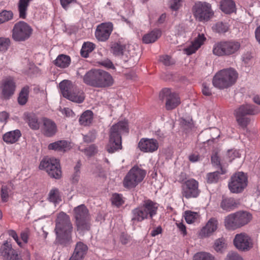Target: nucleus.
Returning <instances> with one entry per match:
<instances>
[{
  "label": "nucleus",
  "mask_w": 260,
  "mask_h": 260,
  "mask_svg": "<svg viewBox=\"0 0 260 260\" xmlns=\"http://www.w3.org/2000/svg\"><path fill=\"white\" fill-rule=\"evenodd\" d=\"M73 229L69 216L63 212L58 213L55 220L54 230L56 242L64 245L71 243Z\"/></svg>",
  "instance_id": "nucleus-1"
},
{
  "label": "nucleus",
  "mask_w": 260,
  "mask_h": 260,
  "mask_svg": "<svg viewBox=\"0 0 260 260\" xmlns=\"http://www.w3.org/2000/svg\"><path fill=\"white\" fill-rule=\"evenodd\" d=\"M158 204L149 199L145 200L138 207L132 210V221L133 223L140 222L147 219H152L156 214Z\"/></svg>",
  "instance_id": "nucleus-2"
},
{
  "label": "nucleus",
  "mask_w": 260,
  "mask_h": 260,
  "mask_svg": "<svg viewBox=\"0 0 260 260\" xmlns=\"http://www.w3.org/2000/svg\"><path fill=\"white\" fill-rule=\"evenodd\" d=\"M124 132H128L127 123L125 121H119L111 127L109 142L107 147V150L109 153H114L121 149V134Z\"/></svg>",
  "instance_id": "nucleus-3"
},
{
  "label": "nucleus",
  "mask_w": 260,
  "mask_h": 260,
  "mask_svg": "<svg viewBox=\"0 0 260 260\" xmlns=\"http://www.w3.org/2000/svg\"><path fill=\"white\" fill-rule=\"evenodd\" d=\"M238 76L237 72L233 68L222 70L214 75L212 83L218 89L227 88L235 84Z\"/></svg>",
  "instance_id": "nucleus-4"
},
{
  "label": "nucleus",
  "mask_w": 260,
  "mask_h": 260,
  "mask_svg": "<svg viewBox=\"0 0 260 260\" xmlns=\"http://www.w3.org/2000/svg\"><path fill=\"white\" fill-rule=\"evenodd\" d=\"M59 88L63 96L73 102L81 103L84 100V93L69 80L62 81L59 83Z\"/></svg>",
  "instance_id": "nucleus-5"
},
{
  "label": "nucleus",
  "mask_w": 260,
  "mask_h": 260,
  "mask_svg": "<svg viewBox=\"0 0 260 260\" xmlns=\"http://www.w3.org/2000/svg\"><path fill=\"white\" fill-rule=\"evenodd\" d=\"M77 231L83 232L90 228V215L88 209L84 205H80L74 209Z\"/></svg>",
  "instance_id": "nucleus-6"
},
{
  "label": "nucleus",
  "mask_w": 260,
  "mask_h": 260,
  "mask_svg": "<svg viewBox=\"0 0 260 260\" xmlns=\"http://www.w3.org/2000/svg\"><path fill=\"white\" fill-rule=\"evenodd\" d=\"M146 172L139 168L134 166L127 173L123 181L124 187L131 189L136 187L144 178Z\"/></svg>",
  "instance_id": "nucleus-7"
},
{
  "label": "nucleus",
  "mask_w": 260,
  "mask_h": 260,
  "mask_svg": "<svg viewBox=\"0 0 260 260\" xmlns=\"http://www.w3.org/2000/svg\"><path fill=\"white\" fill-rule=\"evenodd\" d=\"M32 33V28L26 22L20 21L15 23L12 30V38L15 42L28 40Z\"/></svg>",
  "instance_id": "nucleus-8"
},
{
  "label": "nucleus",
  "mask_w": 260,
  "mask_h": 260,
  "mask_svg": "<svg viewBox=\"0 0 260 260\" xmlns=\"http://www.w3.org/2000/svg\"><path fill=\"white\" fill-rule=\"evenodd\" d=\"M192 11L195 18L201 22L208 21L214 15L211 5L207 2L196 3Z\"/></svg>",
  "instance_id": "nucleus-9"
},
{
  "label": "nucleus",
  "mask_w": 260,
  "mask_h": 260,
  "mask_svg": "<svg viewBox=\"0 0 260 260\" xmlns=\"http://www.w3.org/2000/svg\"><path fill=\"white\" fill-rule=\"evenodd\" d=\"M39 168L45 170L52 178L58 179L61 176L60 165L57 159L45 158L41 161Z\"/></svg>",
  "instance_id": "nucleus-10"
},
{
  "label": "nucleus",
  "mask_w": 260,
  "mask_h": 260,
  "mask_svg": "<svg viewBox=\"0 0 260 260\" xmlns=\"http://www.w3.org/2000/svg\"><path fill=\"white\" fill-rule=\"evenodd\" d=\"M247 177L243 172H238L234 174L229 182V188L232 193L242 192L247 185Z\"/></svg>",
  "instance_id": "nucleus-11"
},
{
  "label": "nucleus",
  "mask_w": 260,
  "mask_h": 260,
  "mask_svg": "<svg viewBox=\"0 0 260 260\" xmlns=\"http://www.w3.org/2000/svg\"><path fill=\"white\" fill-rule=\"evenodd\" d=\"M159 97L161 100H166V108L168 110L175 109L181 103L178 94L172 92L170 88L162 89L159 93Z\"/></svg>",
  "instance_id": "nucleus-12"
},
{
  "label": "nucleus",
  "mask_w": 260,
  "mask_h": 260,
  "mask_svg": "<svg viewBox=\"0 0 260 260\" xmlns=\"http://www.w3.org/2000/svg\"><path fill=\"white\" fill-rule=\"evenodd\" d=\"M233 242L236 248L242 251L249 250L253 245L251 238L244 233L236 235Z\"/></svg>",
  "instance_id": "nucleus-13"
},
{
  "label": "nucleus",
  "mask_w": 260,
  "mask_h": 260,
  "mask_svg": "<svg viewBox=\"0 0 260 260\" xmlns=\"http://www.w3.org/2000/svg\"><path fill=\"white\" fill-rule=\"evenodd\" d=\"M198 182L194 179H189L182 186V196L186 199L197 198L200 193Z\"/></svg>",
  "instance_id": "nucleus-14"
},
{
  "label": "nucleus",
  "mask_w": 260,
  "mask_h": 260,
  "mask_svg": "<svg viewBox=\"0 0 260 260\" xmlns=\"http://www.w3.org/2000/svg\"><path fill=\"white\" fill-rule=\"evenodd\" d=\"M2 90V98L9 99L14 93L16 85L14 79L11 77H8L3 79L0 86Z\"/></svg>",
  "instance_id": "nucleus-15"
},
{
  "label": "nucleus",
  "mask_w": 260,
  "mask_h": 260,
  "mask_svg": "<svg viewBox=\"0 0 260 260\" xmlns=\"http://www.w3.org/2000/svg\"><path fill=\"white\" fill-rule=\"evenodd\" d=\"M113 30L112 23H103L99 25L95 31V37L99 41H106Z\"/></svg>",
  "instance_id": "nucleus-16"
},
{
  "label": "nucleus",
  "mask_w": 260,
  "mask_h": 260,
  "mask_svg": "<svg viewBox=\"0 0 260 260\" xmlns=\"http://www.w3.org/2000/svg\"><path fill=\"white\" fill-rule=\"evenodd\" d=\"M0 253L4 260H19L17 252L12 248L10 242L5 241L0 248Z\"/></svg>",
  "instance_id": "nucleus-17"
},
{
  "label": "nucleus",
  "mask_w": 260,
  "mask_h": 260,
  "mask_svg": "<svg viewBox=\"0 0 260 260\" xmlns=\"http://www.w3.org/2000/svg\"><path fill=\"white\" fill-rule=\"evenodd\" d=\"M218 225L217 219L214 217L211 218L200 230L199 233V236L202 238L210 237L217 230Z\"/></svg>",
  "instance_id": "nucleus-18"
},
{
  "label": "nucleus",
  "mask_w": 260,
  "mask_h": 260,
  "mask_svg": "<svg viewBox=\"0 0 260 260\" xmlns=\"http://www.w3.org/2000/svg\"><path fill=\"white\" fill-rule=\"evenodd\" d=\"M41 121L43 123L42 132L43 135L47 137L54 136L57 132L56 123L51 119L46 117H43Z\"/></svg>",
  "instance_id": "nucleus-19"
},
{
  "label": "nucleus",
  "mask_w": 260,
  "mask_h": 260,
  "mask_svg": "<svg viewBox=\"0 0 260 260\" xmlns=\"http://www.w3.org/2000/svg\"><path fill=\"white\" fill-rule=\"evenodd\" d=\"M141 151L144 152H153L158 147V143L154 139L142 138L138 144Z\"/></svg>",
  "instance_id": "nucleus-20"
},
{
  "label": "nucleus",
  "mask_w": 260,
  "mask_h": 260,
  "mask_svg": "<svg viewBox=\"0 0 260 260\" xmlns=\"http://www.w3.org/2000/svg\"><path fill=\"white\" fill-rule=\"evenodd\" d=\"M114 83L112 76L108 72L99 70L98 88H105L112 86Z\"/></svg>",
  "instance_id": "nucleus-21"
},
{
  "label": "nucleus",
  "mask_w": 260,
  "mask_h": 260,
  "mask_svg": "<svg viewBox=\"0 0 260 260\" xmlns=\"http://www.w3.org/2000/svg\"><path fill=\"white\" fill-rule=\"evenodd\" d=\"M23 119L29 127L34 130L39 129L41 123L38 116L32 112H25L23 114Z\"/></svg>",
  "instance_id": "nucleus-22"
},
{
  "label": "nucleus",
  "mask_w": 260,
  "mask_h": 260,
  "mask_svg": "<svg viewBox=\"0 0 260 260\" xmlns=\"http://www.w3.org/2000/svg\"><path fill=\"white\" fill-rule=\"evenodd\" d=\"M99 70H91L83 77L84 82L90 86L98 87Z\"/></svg>",
  "instance_id": "nucleus-23"
},
{
  "label": "nucleus",
  "mask_w": 260,
  "mask_h": 260,
  "mask_svg": "<svg viewBox=\"0 0 260 260\" xmlns=\"http://www.w3.org/2000/svg\"><path fill=\"white\" fill-rule=\"evenodd\" d=\"M234 112L243 116L247 115H254L258 114L260 112V110L255 106L246 104L239 107L235 110Z\"/></svg>",
  "instance_id": "nucleus-24"
},
{
  "label": "nucleus",
  "mask_w": 260,
  "mask_h": 260,
  "mask_svg": "<svg viewBox=\"0 0 260 260\" xmlns=\"http://www.w3.org/2000/svg\"><path fill=\"white\" fill-rule=\"evenodd\" d=\"M235 213L239 228L247 224L252 220V214L247 211H239Z\"/></svg>",
  "instance_id": "nucleus-25"
},
{
  "label": "nucleus",
  "mask_w": 260,
  "mask_h": 260,
  "mask_svg": "<svg viewBox=\"0 0 260 260\" xmlns=\"http://www.w3.org/2000/svg\"><path fill=\"white\" fill-rule=\"evenodd\" d=\"M71 148L70 144L64 140L57 141L50 143L48 146L49 150H53L59 152H65Z\"/></svg>",
  "instance_id": "nucleus-26"
},
{
  "label": "nucleus",
  "mask_w": 260,
  "mask_h": 260,
  "mask_svg": "<svg viewBox=\"0 0 260 260\" xmlns=\"http://www.w3.org/2000/svg\"><path fill=\"white\" fill-rule=\"evenodd\" d=\"M205 40V38L203 34L199 35L190 46L184 49V52L187 55L192 54L201 47Z\"/></svg>",
  "instance_id": "nucleus-27"
},
{
  "label": "nucleus",
  "mask_w": 260,
  "mask_h": 260,
  "mask_svg": "<svg viewBox=\"0 0 260 260\" xmlns=\"http://www.w3.org/2000/svg\"><path fill=\"white\" fill-rule=\"evenodd\" d=\"M127 45L118 41L112 43L110 47L111 53L115 56L121 57L126 51Z\"/></svg>",
  "instance_id": "nucleus-28"
},
{
  "label": "nucleus",
  "mask_w": 260,
  "mask_h": 260,
  "mask_svg": "<svg viewBox=\"0 0 260 260\" xmlns=\"http://www.w3.org/2000/svg\"><path fill=\"white\" fill-rule=\"evenodd\" d=\"M21 136L20 131L19 129H15L5 133L3 136V139L7 144H13L19 140Z\"/></svg>",
  "instance_id": "nucleus-29"
},
{
  "label": "nucleus",
  "mask_w": 260,
  "mask_h": 260,
  "mask_svg": "<svg viewBox=\"0 0 260 260\" xmlns=\"http://www.w3.org/2000/svg\"><path fill=\"white\" fill-rule=\"evenodd\" d=\"M224 225L229 230H234L239 228L235 213H231L225 217Z\"/></svg>",
  "instance_id": "nucleus-30"
},
{
  "label": "nucleus",
  "mask_w": 260,
  "mask_h": 260,
  "mask_svg": "<svg viewBox=\"0 0 260 260\" xmlns=\"http://www.w3.org/2000/svg\"><path fill=\"white\" fill-rule=\"evenodd\" d=\"M236 201L232 198H223L221 200L220 207L224 211L229 212L237 207Z\"/></svg>",
  "instance_id": "nucleus-31"
},
{
  "label": "nucleus",
  "mask_w": 260,
  "mask_h": 260,
  "mask_svg": "<svg viewBox=\"0 0 260 260\" xmlns=\"http://www.w3.org/2000/svg\"><path fill=\"white\" fill-rule=\"evenodd\" d=\"M161 36V31L158 29L153 30L145 34L142 38L145 44L152 43L155 42Z\"/></svg>",
  "instance_id": "nucleus-32"
},
{
  "label": "nucleus",
  "mask_w": 260,
  "mask_h": 260,
  "mask_svg": "<svg viewBox=\"0 0 260 260\" xmlns=\"http://www.w3.org/2000/svg\"><path fill=\"white\" fill-rule=\"evenodd\" d=\"M227 56L236 53L241 47L240 43L236 41H225Z\"/></svg>",
  "instance_id": "nucleus-33"
},
{
  "label": "nucleus",
  "mask_w": 260,
  "mask_h": 260,
  "mask_svg": "<svg viewBox=\"0 0 260 260\" xmlns=\"http://www.w3.org/2000/svg\"><path fill=\"white\" fill-rule=\"evenodd\" d=\"M88 247L82 242L76 243L73 255L83 259L87 253Z\"/></svg>",
  "instance_id": "nucleus-34"
},
{
  "label": "nucleus",
  "mask_w": 260,
  "mask_h": 260,
  "mask_svg": "<svg viewBox=\"0 0 260 260\" xmlns=\"http://www.w3.org/2000/svg\"><path fill=\"white\" fill-rule=\"evenodd\" d=\"M220 9L225 13L230 14L235 11V4L232 0H222L220 2Z\"/></svg>",
  "instance_id": "nucleus-35"
},
{
  "label": "nucleus",
  "mask_w": 260,
  "mask_h": 260,
  "mask_svg": "<svg viewBox=\"0 0 260 260\" xmlns=\"http://www.w3.org/2000/svg\"><path fill=\"white\" fill-rule=\"evenodd\" d=\"M213 53L217 56H227L225 41L216 43L213 48Z\"/></svg>",
  "instance_id": "nucleus-36"
},
{
  "label": "nucleus",
  "mask_w": 260,
  "mask_h": 260,
  "mask_svg": "<svg viewBox=\"0 0 260 260\" xmlns=\"http://www.w3.org/2000/svg\"><path fill=\"white\" fill-rule=\"evenodd\" d=\"M93 119V113L91 111L87 110L83 112L81 115L79 121L81 125H89Z\"/></svg>",
  "instance_id": "nucleus-37"
},
{
  "label": "nucleus",
  "mask_w": 260,
  "mask_h": 260,
  "mask_svg": "<svg viewBox=\"0 0 260 260\" xmlns=\"http://www.w3.org/2000/svg\"><path fill=\"white\" fill-rule=\"evenodd\" d=\"M70 61V58L69 56L61 54L58 56L54 60V64L59 68H65L69 66Z\"/></svg>",
  "instance_id": "nucleus-38"
},
{
  "label": "nucleus",
  "mask_w": 260,
  "mask_h": 260,
  "mask_svg": "<svg viewBox=\"0 0 260 260\" xmlns=\"http://www.w3.org/2000/svg\"><path fill=\"white\" fill-rule=\"evenodd\" d=\"M227 248V244L225 240L223 238H219L216 239L214 243L213 248L219 253L223 252Z\"/></svg>",
  "instance_id": "nucleus-39"
},
{
  "label": "nucleus",
  "mask_w": 260,
  "mask_h": 260,
  "mask_svg": "<svg viewBox=\"0 0 260 260\" xmlns=\"http://www.w3.org/2000/svg\"><path fill=\"white\" fill-rule=\"evenodd\" d=\"M95 47L94 44L89 42H85L83 44L80 51L81 56L85 58L87 57L89 53L91 52Z\"/></svg>",
  "instance_id": "nucleus-40"
},
{
  "label": "nucleus",
  "mask_w": 260,
  "mask_h": 260,
  "mask_svg": "<svg viewBox=\"0 0 260 260\" xmlns=\"http://www.w3.org/2000/svg\"><path fill=\"white\" fill-rule=\"evenodd\" d=\"M200 215L198 212L187 211L185 212V219L188 224L193 223L198 220Z\"/></svg>",
  "instance_id": "nucleus-41"
},
{
  "label": "nucleus",
  "mask_w": 260,
  "mask_h": 260,
  "mask_svg": "<svg viewBox=\"0 0 260 260\" xmlns=\"http://www.w3.org/2000/svg\"><path fill=\"white\" fill-rule=\"evenodd\" d=\"M225 171L221 169L220 171H216L209 173L207 174V180L208 183H213L217 182L219 178L220 175L223 174Z\"/></svg>",
  "instance_id": "nucleus-42"
},
{
  "label": "nucleus",
  "mask_w": 260,
  "mask_h": 260,
  "mask_svg": "<svg viewBox=\"0 0 260 260\" xmlns=\"http://www.w3.org/2000/svg\"><path fill=\"white\" fill-rule=\"evenodd\" d=\"M234 115L238 124L243 128H246L249 123L250 119L235 112H234Z\"/></svg>",
  "instance_id": "nucleus-43"
},
{
  "label": "nucleus",
  "mask_w": 260,
  "mask_h": 260,
  "mask_svg": "<svg viewBox=\"0 0 260 260\" xmlns=\"http://www.w3.org/2000/svg\"><path fill=\"white\" fill-rule=\"evenodd\" d=\"M11 40L9 38L0 37V54L5 53L9 48Z\"/></svg>",
  "instance_id": "nucleus-44"
},
{
  "label": "nucleus",
  "mask_w": 260,
  "mask_h": 260,
  "mask_svg": "<svg viewBox=\"0 0 260 260\" xmlns=\"http://www.w3.org/2000/svg\"><path fill=\"white\" fill-rule=\"evenodd\" d=\"M48 199L50 202L55 204L60 201L61 199L58 189L57 188L52 189L49 192Z\"/></svg>",
  "instance_id": "nucleus-45"
},
{
  "label": "nucleus",
  "mask_w": 260,
  "mask_h": 260,
  "mask_svg": "<svg viewBox=\"0 0 260 260\" xmlns=\"http://www.w3.org/2000/svg\"><path fill=\"white\" fill-rule=\"evenodd\" d=\"M193 260H214V257L209 253L200 252L194 255Z\"/></svg>",
  "instance_id": "nucleus-46"
},
{
  "label": "nucleus",
  "mask_w": 260,
  "mask_h": 260,
  "mask_svg": "<svg viewBox=\"0 0 260 260\" xmlns=\"http://www.w3.org/2000/svg\"><path fill=\"white\" fill-rule=\"evenodd\" d=\"M28 88H23L19 94L18 101L19 104L23 105L26 104L28 99Z\"/></svg>",
  "instance_id": "nucleus-47"
},
{
  "label": "nucleus",
  "mask_w": 260,
  "mask_h": 260,
  "mask_svg": "<svg viewBox=\"0 0 260 260\" xmlns=\"http://www.w3.org/2000/svg\"><path fill=\"white\" fill-rule=\"evenodd\" d=\"M212 29L214 31L218 33H224L228 31L229 27L226 24L222 22L216 23L213 27Z\"/></svg>",
  "instance_id": "nucleus-48"
},
{
  "label": "nucleus",
  "mask_w": 260,
  "mask_h": 260,
  "mask_svg": "<svg viewBox=\"0 0 260 260\" xmlns=\"http://www.w3.org/2000/svg\"><path fill=\"white\" fill-rule=\"evenodd\" d=\"M13 13L10 11H3L0 13V24L8 21L13 18Z\"/></svg>",
  "instance_id": "nucleus-49"
},
{
  "label": "nucleus",
  "mask_w": 260,
  "mask_h": 260,
  "mask_svg": "<svg viewBox=\"0 0 260 260\" xmlns=\"http://www.w3.org/2000/svg\"><path fill=\"white\" fill-rule=\"evenodd\" d=\"M111 200L112 204L117 207L122 205L124 203L122 196L117 193L113 194Z\"/></svg>",
  "instance_id": "nucleus-50"
},
{
  "label": "nucleus",
  "mask_w": 260,
  "mask_h": 260,
  "mask_svg": "<svg viewBox=\"0 0 260 260\" xmlns=\"http://www.w3.org/2000/svg\"><path fill=\"white\" fill-rule=\"evenodd\" d=\"M159 61L166 66H170L174 63V60L171 57L167 55L161 56L159 58Z\"/></svg>",
  "instance_id": "nucleus-51"
},
{
  "label": "nucleus",
  "mask_w": 260,
  "mask_h": 260,
  "mask_svg": "<svg viewBox=\"0 0 260 260\" xmlns=\"http://www.w3.org/2000/svg\"><path fill=\"white\" fill-rule=\"evenodd\" d=\"M226 260H243L242 257L235 251L229 252L226 257Z\"/></svg>",
  "instance_id": "nucleus-52"
},
{
  "label": "nucleus",
  "mask_w": 260,
  "mask_h": 260,
  "mask_svg": "<svg viewBox=\"0 0 260 260\" xmlns=\"http://www.w3.org/2000/svg\"><path fill=\"white\" fill-rule=\"evenodd\" d=\"M96 137V132L95 131L90 132L87 135L84 136V141L89 143L92 142Z\"/></svg>",
  "instance_id": "nucleus-53"
},
{
  "label": "nucleus",
  "mask_w": 260,
  "mask_h": 260,
  "mask_svg": "<svg viewBox=\"0 0 260 260\" xmlns=\"http://www.w3.org/2000/svg\"><path fill=\"white\" fill-rule=\"evenodd\" d=\"M181 0H171L170 1V8L174 11L179 9L181 6Z\"/></svg>",
  "instance_id": "nucleus-54"
},
{
  "label": "nucleus",
  "mask_w": 260,
  "mask_h": 260,
  "mask_svg": "<svg viewBox=\"0 0 260 260\" xmlns=\"http://www.w3.org/2000/svg\"><path fill=\"white\" fill-rule=\"evenodd\" d=\"M29 236V231L28 229H25L21 233L20 238L24 244H26L28 242Z\"/></svg>",
  "instance_id": "nucleus-55"
},
{
  "label": "nucleus",
  "mask_w": 260,
  "mask_h": 260,
  "mask_svg": "<svg viewBox=\"0 0 260 260\" xmlns=\"http://www.w3.org/2000/svg\"><path fill=\"white\" fill-rule=\"evenodd\" d=\"M9 197L8 189L6 186H3L1 189V198L3 202L8 201Z\"/></svg>",
  "instance_id": "nucleus-56"
},
{
  "label": "nucleus",
  "mask_w": 260,
  "mask_h": 260,
  "mask_svg": "<svg viewBox=\"0 0 260 260\" xmlns=\"http://www.w3.org/2000/svg\"><path fill=\"white\" fill-rule=\"evenodd\" d=\"M8 233L9 235L14 239V240L17 242L19 246H20V247H22L23 246L22 243L20 242L18 238L17 233L15 231L10 230L9 231Z\"/></svg>",
  "instance_id": "nucleus-57"
},
{
  "label": "nucleus",
  "mask_w": 260,
  "mask_h": 260,
  "mask_svg": "<svg viewBox=\"0 0 260 260\" xmlns=\"http://www.w3.org/2000/svg\"><path fill=\"white\" fill-rule=\"evenodd\" d=\"M100 64L107 68L114 69V67L111 60L106 59L100 62Z\"/></svg>",
  "instance_id": "nucleus-58"
},
{
  "label": "nucleus",
  "mask_w": 260,
  "mask_h": 260,
  "mask_svg": "<svg viewBox=\"0 0 260 260\" xmlns=\"http://www.w3.org/2000/svg\"><path fill=\"white\" fill-rule=\"evenodd\" d=\"M188 159L192 162H196L200 160V156L198 154H191L188 156Z\"/></svg>",
  "instance_id": "nucleus-59"
},
{
  "label": "nucleus",
  "mask_w": 260,
  "mask_h": 260,
  "mask_svg": "<svg viewBox=\"0 0 260 260\" xmlns=\"http://www.w3.org/2000/svg\"><path fill=\"white\" fill-rule=\"evenodd\" d=\"M96 147L94 145H92L85 149V153L86 155L91 156L96 152Z\"/></svg>",
  "instance_id": "nucleus-60"
},
{
  "label": "nucleus",
  "mask_w": 260,
  "mask_h": 260,
  "mask_svg": "<svg viewBox=\"0 0 260 260\" xmlns=\"http://www.w3.org/2000/svg\"><path fill=\"white\" fill-rule=\"evenodd\" d=\"M61 112L63 114H64L66 116H68V117H72L74 115L73 111L71 109H70L68 108H63L61 110Z\"/></svg>",
  "instance_id": "nucleus-61"
},
{
  "label": "nucleus",
  "mask_w": 260,
  "mask_h": 260,
  "mask_svg": "<svg viewBox=\"0 0 260 260\" xmlns=\"http://www.w3.org/2000/svg\"><path fill=\"white\" fill-rule=\"evenodd\" d=\"M62 7L67 9L68 5L71 3L76 2V0H60Z\"/></svg>",
  "instance_id": "nucleus-62"
},
{
  "label": "nucleus",
  "mask_w": 260,
  "mask_h": 260,
  "mask_svg": "<svg viewBox=\"0 0 260 260\" xmlns=\"http://www.w3.org/2000/svg\"><path fill=\"white\" fill-rule=\"evenodd\" d=\"M202 92L204 95L206 96H210L212 93L209 88L205 84H203Z\"/></svg>",
  "instance_id": "nucleus-63"
},
{
  "label": "nucleus",
  "mask_w": 260,
  "mask_h": 260,
  "mask_svg": "<svg viewBox=\"0 0 260 260\" xmlns=\"http://www.w3.org/2000/svg\"><path fill=\"white\" fill-rule=\"evenodd\" d=\"M162 232V229L160 226H158L157 228L154 229L151 232V235L152 237H155Z\"/></svg>",
  "instance_id": "nucleus-64"
}]
</instances>
